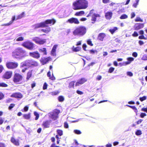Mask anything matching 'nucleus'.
I'll use <instances>...</instances> for the list:
<instances>
[{"label":"nucleus","mask_w":147,"mask_h":147,"mask_svg":"<svg viewBox=\"0 0 147 147\" xmlns=\"http://www.w3.org/2000/svg\"><path fill=\"white\" fill-rule=\"evenodd\" d=\"M64 127L65 128H67L69 127L68 124L66 122L64 123Z\"/></svg>","instance_id":"obj_57"},{"label":"nucleus","mask_w":147,"mask_h":147,"mask_svg":"<svg viewBox=\"0 0 147 147\" xmlns=\"http://www.w3.org/2000/svg\"><path fill=\"white\" fill-rule=\"evenodd\" d=\"M22 45L26 49L30 50H33L34 48V44L32 42L27 40L24 42Z\"/></svg>","instance_id":"obj_6"},{"label":"nucleus","mask_w":147,"mask_h":147,"mask_svg":"<svg viewBox=\"0 0 147 147\" xmlns=\"http://www.w3.org/2000/svg\"><path fill=\"white\" fill-rule=\"evenodd\" d=\"M60 113V111L59 110L55 109L51 114V118L54 120L57 119L59 117V114Z\"/></svg>","instance_id":"obj_8"},{"label":"nucleus","mask_w":147,"mask_h":147,"mask_svg":"<svg viewBox=\"0 0 147 147\" xmlns=\"http://www.w3.org/2000/svg\"><path fill=\"white\" fill-rule=\"evenodd\" d=\"M127 106L132 108L134 110V112L136 113V115L138 114V110L136 107L134 106H130L128 105H127Z\"/></svg>","instance_id":"obj_34"},{"label":"nucleus","mask_w":147,"mask_h":147,"mask_svg":"<svg viewBox=\"0 0 147 147\" xmlns=\"http://www.w3.org/2000/svg\"><path fill=\"white\" fill-rule=\"evenodd\" d=\"M34 29H36L41 28H44L42 22L35 24L32 26Z\"/></svg>","instance_id":"obj_19"},{"label":"nucleus","mask_w":147,"mask_h":147,"mask_svg":"<svg viewBox=\"0 0 147 147\" xmlns=\"http://www.w3.org/2000/svg\"><path fill=\"white\" fill-rule=\"evenodd\" d=\"M4 69L3 66L1 65H0V74L1 73Z\"/></svg>","instance_id":"obj_60"},{"label":"nucleus","mask_w":147,"mask_h":147,"mask_svg":"<svg viewBox=\"0 0 147 147\" xmlns=\"http://www.w3.org/2000/svg\"><path fill=\"white\" fill-rule=\"evenodd\" d=\"M36 83L34 81L32 82L31 84V87L33 88L36 86Z\"/></svg>","instance_id":"obj_52"},{"label":"nucleus","mask_w":147,"mask_h":147,"mask_svg":"<svg viewBox=\"0 0 147 147\" xmlns=\"http://www.w3.org/2000/svg\"><path fill=\"white\" fill-rule=\"evenodd\" d=\"M100 16L99 14L97 13H94L92 16L91 21L92 23H94L96 20V18L97 17H100Z\"/></svg>","instance_id":"obj_24"},{"label":"nucleus","mask_w":147,"mask_h":147,"mask_svg":"<svg viewBox=\"0 0 147 147\" xmlns=\"http://www.w3.org/2000/svg\"><path fill=\"white\" fill-rule=\"evenodd\" d=\"M144 27V24L143 23H136L134 26L135 30H138Z\"/></svg>","instance_id":"obj_22"},{"label":"nucleus","mask_w":147,"mask_h":147,"mask_svg":"<svg viewBox=\"0 0 147 147\" xmlns=\"http://www.w3.org/2000/svg\"><path fill=\"white\" fill-rule=\"evenodd\" d=\"M117 30V27H114L112 29H110L109 30V31L112 34H113Z\"/></svg>","instance_id":"obj_37"},{"label":"nucleus","mask_w":147,"mask_h":147,"mask_svg":"<svg viewBox=\"0 0 147 147\" xmlns=\"http://www.w3.org/2000/svg\"><path fill=\"white\" fill-rule=\"evenodd\" d=\"M6 65L9 69H13L18 67V64L15 62H8L6 63Z\"/></svg>","instance_id":"obj_7"},{"label":"nucleus","mask_w":147,"mask_h":147,"mask_svg":"<svg viewBox=\"0 0 147 147\" xmlns=\"http://www.w3.org/2000/svg\"><path fill=\"white\" fill-rule=\"evenodd\" d=\"M29 55L31 57L37 59L40 58V54L37 51L30 52Z\"/></svg>","instance_id":"obj_17"},{"label":"nucleus","mask_w":147,"mask_h":147,"mask_svg":"<svg viewBox=\"0 0 147 147\" xmlns=\"http://www.w3.org/2000/svg\"><path fill=\"white\" fill-rule=\"evenodd\" d=\"M128 17L125 14H123L120 17L121 19H123L127 18Z\"/></svg>","instance_id":"obj_42"},{"label":"nucleus","mask_w":147,"mask_h":147,"mask_svg":"<svg viewBox=\"0 0 147 147\" xmlns=\"http://www.w3.org/2000/svg\"><path fill=\"white\" fill-rule=\"evenodd\" d=\"M132 36L134 37H136L138 36V34L135 31L134 33L132 34Z\"/></svg>","instance_id":"obj_58"},{"label":"nucleus","mask_w":147,"mask_h":147,"mask_svg":"<svg viewBox=\"0 0 147 147\" xmlns=\"http://www.w3.org/2000/svg\"><path fill=\"white\" fill-rule=\"evenodd\" d=\"M135 21L136 22H143V20L142 19H141L140 17H137L135 20Z\"/></svg>","instance_id":"obj_47"},{"label":"nucleus","mask_w":147,"mask_h":147,"mask_svg":"<svg viewBox=\"0 0 147 147\" xmlns=\"http://www.w3.org/2000/svg\"><path fill=\"white\" fill-rule=\"evenodd\" d=\"M139 0H135L136 3L133 4V6L135 7H136L138 4Z\"/></svg>","instance_id":"obj_46"},{"label":"nucleus","mask_w":147,"mask_h":147,"mask_svg":"<svg viewBox=\"0 0 147 147\" xmlns=\"http://www.w3.org/2000/svg\"><path fill=\"white\" fill-rule=\"evenodd\" d=\"M87 44L91 46H92L93 44L92 43V42L90 39H88L86 41Z\"/></svg>","instance_id":"obj_40"},{"label":"nucleus","mask_w":147,"mask_h":147,"mask_svg":"<svg viewBox=\"0 0 147 147\" xmlns=\"http://www.w3.org/2000/svg\"><path fill=\"white\" fill-rule=\"evenodd\" d=\"M57 47V45H54L51 51V55L53 56H56V49Z\"/></svg>","instance_id":"obj_20"},{"label":"nucleus","mask_w":147,"mask_h":147,"mask_svg":"<svg viewBox=\"0 0 147 147\" xmlns=\"http://www.w3.org/2000/svg\"><path fill=\"white\" fill-rule=\"evenodd\" d=\"M146 115V114L145 113H141L140 115V116L142 118H144L145 116Z\"/></svg>","instance_id":"obj_54"},{"label":"nucleus","mask_w":147,"mask_h":147,"mask_svg":"<svg viewBox=\"0 0 147 147\" xmlns=\"http://www.w3.org/2000/svg\"><path fill=\"white\" fill-rule=\"evenodd\" d=\"M34 115H35L36 116L35 118V119L36 120H38L39 116V114L37 112L35 111L34 112Z\"/></svg>","instance_id":"obj_44"},{"label":"nucleus","mask_w":147,"mask_h":147,"mask_svg":"<svg viewBox=\"0 0 147 147\" xmlns=\"http://www.w3.org/2000/svg\"><path fill=\"white\" fill-rule=\"evenodd\" d=\"M32 40L36 43L40 45L44 44L46 42L45 39H42L37 37H34Z\"/></svg>","instance_id":"obj_10"},{"label":"nucleus","mask_w":147,"mask_h":147,"mask_svg":"<svg viewBox=\"0 0 147 147\" xmlns=\"http://www.w3.org/2000/svg\"><path fill=\"white\" fill-rule=\"evenodd\" d=\"M8 86L7 84L1 82L0 83V87H6Z\"/></svg>","instance_id":"obj_39"},{"label":"nucleus","mask_w":147,"mask_h":147,"mask_svg":"<svg viewBox=\"0 0 147 147\" xmlns=\"http://www.w3.org/2000/svg\"><path fill=\"white\" fill-rule=\"evenodd\" d=\"M38 62L33 59H27L21 63L20 67L23 68L25 66L28 67L37 66L38 65Z\"/></svg>","instance_id":"obj_3"},{"label":"nucleus","mask_w":147,"mask_h":147,"mask_svg":"<svg viewBox=\"0 0 147 147\" xmlns=\"http://www.w3.org/2000/svg\"><path fill=\"white\" fill-rule=\"evenodd\" d=\"M24 12H22L18 16V17L16 19V20H18L22 18V17H24Z\"/></svg>","instance_id":"obj_38"},{"label":"nucleus","mask_w":147,"mask_h":147,"mask_svg":"<svg viewBox=\"0 0 147 147\" xmlns=\"http://www.w3.org/2000/svg\"><path fill=\"white\" fill-rule=\"evenodd\" d=\"M27 56L26 51L20 47L16 48L12 53V56L14 58L19 59H21Z\"/></svg>","instance_id":"obj_1"},{"label":"nucleus","mask_w":147,"mask_h":147,"mask_svg":"<svg viewBox=\"0 0 147 147\" xmlns=\"http://www.w3.org/2000/svg\"><path fill=\"white\" fill-rule=\"evenodd\" d=\"M75 82L72 81L70 82L69 84V88H74Z\"/></svg>","instance_id":"obj_35"},{"label":"nucleus","mask_w":147,"mask_h":147,"mask_svg":"<svg viewBox=\"0 0 147 147\" xmlns=\"http://www.w3.org/2000/svg\"><path fill=\"white\" fill-rule=\"evenodd\" d=\"M53 68L52 65H51L49 66V69L50 70L51 69V71H52V76H51V72L50 71H48L47 73V76L49 78V79L52 80H55V78L53 74V70L52 69Z\"/></svg>","instance_id":"obj_13"},{"label":"nucleus","mask_w":147,"mask_h":147,"mask_svg":"<svg viewBox=\"0 0 147 147\" xmlns=\"http://www.w3.org/2000/svg\"><path fill=\"white\" fill-rule=\"evenodd\" d=\"M4 97V95L2 93L0 92V100H1Z\"/></svg>","instance_id":"obj_61"},{"label":"nucleus","mask_w":147,"mask_h":147,"mask_svg":"<svg viewBox=\"0 0 147 147\" xmlns=\"http://www.w3.org/2000/svg\"><path fill=\"white\" fill-rule=\"evenodd\" d=\"M67 22L70 24H78L80 23V22L77 18L72 17L68 19Z\"/></svg>","instance_id":"obj_12"},{"label":"nucleus","mask_w":147,"mask_h":147,"mask_svg":"<svg viewBox=\"0 0 147 147\" xmlns=\"http://www.w3.org/2000/svg\"><path fill=\"white\" fill-rule=\"evenodd\" d=\"M23 117L26 119H29L31 117V113H28V114H24L23 115Z\"/></svg>","instance_id":"obj_32"},{"label":"nucleus","mask_w":147,"mask_h":147,"mask_svg":"<svg viewBox=\"0 0 147 147\" xmlns=\"http://www.w3.org/2000/svg\"><path fill=\"white\" fill-rule=\"evenodd\" d=\"M0 147H5V145L4 143L0 142Z\"/></svg>","instance_id":"obj_64"},{"label":"nucleus","mask_w":147,"mask_h":147,"mask_svg":"<svg viewBox=\"0 0 147 147\" xmlns=\"http://www.w3.org/2000/svg\"><path fill=\"white\" fill-rule=\"evenodd\" d=\"M44 27H47L45 29H42L41 31L44 33L47 34L50 32L51 30V28L50 27H48L47 25L52 24L54 25L56 23V20L54 19H47L45 21L42 22Z\"/></svg>","instance_id":"obj_2"},{"label":"nucleus","mask_w":147,"mask_h":147,"mask_svg":"<svg viewBox=\"0 0 147 147\" xmlns=\"http://www.w3.org/2000/svg\"><path fill=\"white\" fill-rule=\"evenodd\" d=\"M143 121V119H139L138 121L136 122V124L137 125L141 123L142 121Z\"/></svg>","instance_id":"obj_62"},{"label":"nucleus","mask_w":147,"mask_h":147,"mask_svg":"<svg viewBox=\"0 0 147 147\" xmlns=\"http://www.w3.org/2000/svg\"><path fill=\"white\" fill-rule=\"evenodd\" d=\"M115 70V68L113 67H111L109 68L108 72L109 73H112Z\"/></svg>","instance_id":"obj_50"},{"label":"nucleus","mask_w":147,"mask_h":147,"mask_svg":"<svg viewBox=\"0 0 147 147\" xmlns=\"http://www.w3.org/2000/svg\"><path fill=\"white\" fill-rule=\"evenodd\" d=\"M81 49V48L80 47H74L73 46L72 48V50L74 52H77L80 51Z\"/></svg>","instance_id":"obj_30"},{"label":"nucleus","mask_w":147,"mask_h":147,"mask_svg":"<svg viewBox=\"0 0 147 147\" xmlns=\"http://www.w3.org/2000/svg\"><path fill=\"white\" fill-rule=\"evenodd\" d=\"M73 9L74 10H80V5L79 0H76L72 4Z\"/></svg>","instance_id":"obj_11"},{"label":"nucleus","mask_w":147,"mask_h":147,"mask_svg":"<svg viewBox=\"0 0 147 147\" xmlns=\"http://www.w3.org/2000/svg\"><path fill=\"white\" fill-rule=\"evenodd\" d=\"M11 140V142L16 145L18 146L19 145L18 140H16L14 138L12 137Z\"/></svg>","instance_id":"obj_28"},{"label":"nucleus","mask_w":147,"mask_h":147,"mask_svg":"<svg viewBox=\"0 0 147 147\" xmlns=\"http://www.w3.org/2000/svg\"><path fill=\"white\" fill-rule=\"evenodd\" d=\"M87 47V45L85 43L84 44L82 45V48L85 51H86V48Z\"/></svg>","instance_id":"obj_56"},{"label":"nucleus","mask_w":147,"mask_h":147,"mask_svg":"<svg viewBox=\"0 0 147 147\" xmlns=\"http://www.w3.org/2000/svg\"><path fill=\"white\" fill-rule=\"evenodd\" d=\"M12 71H6L3 76V78L6 79L10 78L12 75Z\"/></svg>","instance_id":"obj_15"},{"label":"nucleus","mask_w":147,"mask_h":147,"mask_svg":"<svg viewBox=\"0 0 147 147\" xmlns=\"http://www.w3.org/2000/svg\"><path fill=\"white\" fill-rule=\"evenodd\" d=\"M74 132L75 134H80L82 133L78 129L74 130Z\"/></svg>","instance_id":"obj_45"},{"label":"nucleus","mask_w":147,"mask_h":147,"mask_svg":"<svg viewBox=\"0 0 147 147\" xmlns=\"http://www.w3.org/2000/svg\"><path fill=\"white\" fill-rule=\"evenodd\" d=\"M58 100L59 102H62L64 100V98L62 96H60L58 97Z\"/></svg>","instance_id":"obj_49"},{"label":"nucleus","mask_w":147,"mask_h":147,"mask_svg":"<svg viewBox=\"0 0 147 147\" xmlns=\"http://www.w3.org/2000/svg\"><path fill=\"white\" fill-rule=\"evenodd\" d=\"M23 79L22 76L18 73H16L14 74L12 80L13 82L16 84H20L22 83Z\"/></svg>","instance_id":"obj_5"},{"label":"nucleus","mask_w":147,"mask_h":147,"mask_svg":"<svg viewBox=\"0 0 147 147\" xmlns=\"http://www.w3.org/2000/svg\"><path fill=\"white\" fill-rule=\"evenodd\" d=\"M90 53L91 54H94L95 53H97V51L96 50H90L89 51Z\"/></svg>","instance_id":"obj_48"},{"label":"nucleus","mask_w":147,"mask_h":147,"mask_svg":"<svg viewBox=\"0 0 147 147\" xmlns=\"http://www.w3.org/2000/svg\"><path fill=\"white\" fill-rule=\"evenodd\" d=\"M32 70L28 71L27 73L26 79L27 81L30 80L32 75Z\"/></svg>","instance_id":"obj_27"},{"label":"nucleus","mask_w":147,"mask_h":147,"mask_svg":"<svg viewBox=\"0 0 147 147\" xmlns=\"http://www.w3.org/2000/svg\"><path fill=\"white\" fill-rule=\"evenodd\" d=\"M85 14V12L84 11H81L76 12L75 15L76 16H82Z\"/></svg>","instance_id":"obj_31"},{"label":"nucleus","mask_w":147,"mask_h":147,"mask_svg":"<svg viewBox=\"0 0 147 147\" xmlns=\"http://www.w3.org/2000/svg\"><path fill=\"white\" fill-rule=\"evenodd\" d=\"M80 9H85L88 7V3L86 0H79Z\"/></svg>","instance_id":"obj_9"},{"label":"nucleus","mask_w":147,"mask_h":147,"mask_svg":"<svg viewBox=\"0 0 147 147\" xmlns=\"http://www.w3.org/2000/svg\"><path fill=\"white\" fill-rule=\"evenodd\" d=\"M76 92L78 94H79L80 95L83 94L84 93L82 92L81 91H80L79 90H78L76 91Z\"/></svg>","instance_id":"obj_59"},{"label":"nucleus","mask_w":147,"mask_h":147,"mask_svg":"<svg viewBox=\"0 0 147 147\" xmlns=\"http://www.w3.org/2000/svg\"><path fill=\"white\" fill-rule=\"evenodd\" d=\"M49 121H47L43 122L42 125L45 128L49 127Z\"/></svg>","instance_id":"obj_29"},{"label":"nucleus","mask_w":147,"mask_h":147,"mask_svg":"<svg viewBox=\"0 0 147 147\" xmlns=\"http://www.w3.org/2000/svg\"><path fill=\"white\" fill-rule=\"evenodd\" d=\"M136 134L137 136H139L141 135L142 134V131L140 130H137L136 132Z\"/></svg>","instance_id":"obj_51"},{"label":"nucleus","mask_w":147,"mask_h":147,"mask_svg":"<svg viewBox=\"0 0 147 147\" xmlns=\"http://www.w3.org/2000/svg\"><path fill=\"white\" fill-rule=\"evenodd\" d=\"M51 60V58L50 57H47L42 58L40 60V61L42 65H44Z\"/></svg>","instance_id":"obj_16"},{"label":"nucleus","mask_w":147,"mask_h":147,"mask_svg":"<svg viewBox=\"0 0 147 147\" xmlns=\"http://www.w3.org/2000/svg\"><path fill=\"white\" fill-rule=\"evenodd\" d=\"M132 55L134 57H136L138 56V54L136 52H134L132 53Z\"/></svg>","instance_id":"obj_63"},{"label":"nucleus","mask_w":147,"mask_h":147,"mask_svg":"<svg viewBox=\"0 0 147 147\" xmlns=\"http://www.w3.org/2000/svg\"><path fill=\"white\" fill-rule=\"evenodd\" d=\"M127 61L123 63L124 64V65H126L129 64L132 61H133L134 59L132 57H129L127 58Z\"/></svg>","instance_id":"obj_25"},{"label":"nucleus","mask_w":147,"mask_h":147,"mask_svg":"<svg viewBox=\"0 0 147 147\" xmlns=\"http://www.w3.org/2000/svg\"><path fill=\"white\" fill-rule=\"evenodd\" d=\"M106 36V34L104 33H100L98 34V39L101 41H103L105 37Z\"/></svg>","instance_id":"obj_23"},{"label":"nucleus","mask_w":147,"mask_h":147,"mask_svg":"<svg viewBox=\"0 0 147 147\" xmlns=\"http://www.w3.org/2000/svg\"><path fill=\"white\" fill-rule=\"evenodd\" d=\"M15 19V16H12V20L11 21H10L9 22L7 23V24H3L1 25L2 26H9L11 25L12 23L13 22V21H14V20Z\"/></svg>","instance_id":"obj_26"},{"label":"nucleus","mask_w":147,"mask_h":147,"mask_svg":"<svg viewBox=\"0 0 147 147\" xmlns=\"http://www.w3.org/2000/svg\"><path fill=\"white\" fill-rule=\"evenodd\" d=\"M24 40V37L22 36H20L16 39V40L17 41H22Z\"/></svg>","instance_id":"obj_41"},{"label":"nucleus","mask_w":147,"mask_h":147,"mask_svg":"<svg viewBox=\"0 0 147 147\" xmlns=\"http://www.w3.org/2000/svg\"><path fill=\"white\" fill-rule=\"evenodd\" d=\"M113 15V13L112 12L108 11L105 14V18L107 20H110L112 18Z\"/></svg>","instance_id":"obj_21"},{"label":"nucleus","mask_w":147,"mask_h":147,"mask_svg":"<svg viewBox=\"0 0 147 147\" xmlns=\"http://www.w3.org/2000/svg\"><path fill=\"white\" fill-rule=\"evenodd\" d=\"M47 83L46 82H45L43 86V90H45L47 89Z\"/></svg>","instance_id":"obj_55"},{"label":"nucleus","mask_w":147,"mask_h":147,"mask_svg":"<svg viewBox=\"0 0 147 147\" xmlns=\"http://www.w3.org/2000/svg\"><path fill=\"white\" fill-rule=\"evenodd\" d=\"M15 105L14 104H11L8 107V109L9 110H11V109L13 108L15 106Z\"/></svg>","instance_id":"obj_53"},{"label":"nucleus","mask_w":147,"mask_h":147,"mask_svg":"<svg viewBox=\"0 0 147 147\" xmlns=\"http://www.w3.org/2000/svg\"><path fill=\"white\" fill-rule=\"evenodd\" d=\"M23 95L20 92H16L12 93L10 96L11 97L15 98L18 99H21L23 97Z\"/></svg>","instance_id":"obj_14"},{"label":"nucleus","mask_w":147,"mask_h":147,"mask_svg":"<svg viewBox=\"0 0 147 147\" xmlns=\"http://www.w3.org/2000/svg\"><path fill=\"white\" fill-rule=\"evenodd\" d=\"M87 81V80L86 78H82L80 79L76 84V86H78L80 85H81L83 84L85 82Z\"/></svg>","instance_id":"obj_18"},{"label":"nucleus","mask_w":147,"mask_h":147,"mask_svg":"<svg viewBox=\"0 0 147 147\" xmlns=\"http://www.w3.org/2000/svg\"><path fill=\"white\" fill-rule=\"evenodd\" d=\"M86 29L83 26H80L77 28L73 32V34L75 36H82L86 32Z\"/></svg>","instance_id":"obj_4"},{"label":"nucleus","mask_w":147,"mask_h":147,"mask_svg":"<svg viewBox=\"0 0 147 147\" xmlns=\"http://www.w3.org/2000/svg\"><path fill=\"white\" fill-rule=\"evenodd\" d=\"M38 50L40 52H42L43 53V55H47V51L46 49L45 48H43L41 49H38Z\"/></svg>","instance_id":"obj_33"},{"label":"nucleus","mask_w":147,"mask_h":147,"mask_svg":"<svg viewBox=\"0 0 147 147\" xmlns=\"http://www.w3.org/2000/svg\"><path fill=\"white\" fill-rule=\"evenodd\" d=\"M147 99V97L146 96H144L143 97H140L139 98V100H140L142 102L143 101L146 100Z\"/></svg>","instance_id":"obj_43"},{"label":"nucleus","mask_w":147,"mask_h":147,"mask_svg":"<svg viewBox=\"0 0 147 147\" xmlns=\"http://www.w3.org/2000/svg\"><path fill=\"white\" fill-rule=\"evenodd\" d=\"M57 132L58 135L60 136H61L63 135V131L62 130L58 129L57 130Z\"/></svg>","instance_id":"obj_36"}]
</instances>
